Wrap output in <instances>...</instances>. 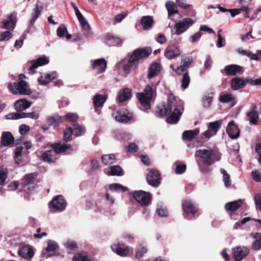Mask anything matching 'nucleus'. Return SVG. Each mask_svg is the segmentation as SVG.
<instances>
[{
  "instance_id": "obj_1",
  "label": "nucleus",
  "mask_w": 261,
  "mask_h": 261,
  "mask_svg": "<svg viewBox=\"0 0 261 261\" xmlns=\"http://www.w3.org/2000/svg\"><path fill=\"white\" fill-rule=\"evenodd\" d=\"M182 113V111L177 108V102L174 96L172 94H169L168 96V103L164 108L165 115L171 114L166 119L167 122L170 124L177 123Z\"/></svg>"
},
{
  "instance_id": "obj_2",
  "label": "nucleus",
  "mask_w": 261,
  "mask_h": 261,
  "mask_svg": "<svg viewBox=\"0 0 261 261\" xmlns=\"http://www.w3.org/2000/svg\"><path fill=\"white\" fill-rule=\"evenodd\" d=\"M152 52L149 47L139 48L136 49L129 58L128 63L123 67V70L126 73L135 70L137 68L138 61L148 57Z\"/></svg>"
},
{
  "instance_id": "obj_3",
  "label": "nucleus",
  "mask_w": 261,
  "mask_h": 261,
  "mask_svg": "<svg viewBox=\"0 0 261 261\" xmlns=\"http://www.w3.org/2000/svg\"><path fill=\"white\" fill-rule=\"evenodd\" d=\"M195 156L201 159L202 162H198V166L203 172L208 171L207 166L213 164L216 160H219L218 158L215 160V153L211 148L202 149L196 150Z\"/></svg>"
},
{
  "instance_id": "obj_4",
  "label": "nucleus",
  "mask_w": 261,
  "mask_h": 261,
  "mask_svg": "<svg viewBox=\"0 0 261 261\" xmlns=\"http://www.w3.org/2000/svg\"><path fill=\"white\" fill-rule=\"evenodd\" d=\"M8 87L10 92L14 95H29L32 93L29 85L23 80L11 83L8 84Z\"/></svg>"
},
{
  "instance_id": "obj_5",
  "label": "nucleus",
  "mask_w": 261,
  "mask_h": 261,
  "mask_svg": "<svg viewBox=\"0 0 261 261\" xmlns=\"http://www.w3.org/2000/svg\"><path fill=\"white\" fill-rule=\"evenodd\" d=\"M152 96L153 90L150 86H146L143 92L137 94V98L141 105V110H147L150 109V102Z\"/></svg>"
},
{
  "instance_id": "obj_6",
  "label": "nucleus",
  "mask_w": 261,
  "mask_h": 261,
  "mask_svg": "<svg viewBox=\"0 0 261 261\" xmlns=\"http://www.w3.org/2000/svg\"><path fill=\"white\" fill-rule=\"evenodd\" d=\"M195 22V20L191 18H184L174 25L175 30L174 34L180 35L187 31Z\"/></svg>"
},
{
  "instance_id": "obj_7",
  "label": "nucleus",
  "mask_w": 261,
  "mask_h": 261,
  "mask_svg": "<svg viewBox=\"0 0 261 261\" xmlns=\"http://www.w3.org/2000/svg\"><path fill=\"white\" fill-rule=\"evenodd\" d=\"M49 206L53 212H62L65 210L66 203L63 196L58 195L50 202Z\"/></svg>"
},
{
  "instance_id": "obj_8",
  "label": "nucleus",
  "mask_w": 261,
  "mask_h": 261,
  "mask_svg": "<svg viewBox=\"0 0 261 261\" xmlns=\"http://www.w3.org/2000/svg\"><path fill=\"white\" fill-rule=\"evenodd\" d=\"M134 198L142 206L148 205L151 201L149 193L143 191L135 192Z\"/></svg>"
},
{
  "instance_id": "obj_9",
  "label": "nucleus",
  "mask_w": 261,
  "mask_h": 261,
  "mask_svg": "<svg viewBox=\"0 0 261 261\" xmlns=\"http://www.w3.org/2000/svg\"><path fill=\"white\" fill-rule=\"evenodd\" d=\"M92 69L97 74L103 73L107 67V62L103 58L98 59L91 61Z\"/></svg>"
},
{
  "instance_id": "obj_10",
  "label": "nucleus",
  "mask_w": 261,
  "mask_h": 261,
  "mask_svg": "<svg viewBox=\"0 0 261 261\" xmlns=\"http://www.w3.org/2000/svg\"><path fill=\"white\" fill-rule=\"evenodd\" d=\"M180 47L176 45L168 46L165 50L164 55L168 59H173L180 56L181 54Z\"/></svg>"
},
{
  "instance_id": "obj_11",
  "label": "nucleus",
  "mask_w": 261,
  "mask_h": 261,
  "mask_svg": "<svg viewBox=\"0 0 261 261\" xmlns=\"http://www.w3.org/2000/svg\"><path fill=\"white\" fill-rule=\"evenodd\" d=\"M182 210L188 216L194 217L198 210L196 205L190 200H186L182 203Z\"/></svg>"
},
{
  "instance_id": "obj_12",
  "label": "nucleus",
  "mask_w": 261,
  "mask_h": 261,
  "mask_svg": "<svg viewBox=\"0 0 261 261\" xmlns=\"http://www.w3.org/2000/svg\"><path fill=\"white\" fill-rule=\"evenodd\" d=\"M147 180L149 185L153 187H157L161 180L160 174L155 170H150L147 175Z\"/></svg>"
},
{
  "instance_id": "obj_13",
  "label": "nucleus",
  "mask_w": 261,
  "mask_h": 261,
  "mask_svg": "<svg viewBox=\"0 0 261 261\" xmlns=\"http://www.w3.org/2000/svg\"><path fill=\"white\" fill-rule=\"evenodd\" d=\"M49 63V58L46 56H42L39 58L36 61L33 62L32 65L29 67L28 71L30 74H33L35 70L38 67L41 66Z\"/></svg>"
},
{
  "instance_id": "obj_14",
  "label": "nucleus",
  "mask_w": 261,
  "mask_h": 261,
  "mask_svg": "<svg viewBox=\"0 0 261 261\" xmlns=\"http://www.w3.org/2000/svg\"><path fill=\"white\" fill-rule=\"evenodd\" d=\"M112 251L120 256H125L129 252V248L119 243L111 246Z\"/></svg>"
},
{
  "instance_id": "obj_15",
  "label": "nucleus",
  "mask_w": 261,
  "mask_h": 261,
  "mask_svg": "<svg viewBox=\"0 0 261 261\" xmlns=\"http://www.w3.org/2000/svg\"><path fill=\"white\" fill-rule=\"evenodd\" d=\"M16 17L14 14L10 15L7 19L4 20L2 23V28L12 31L15 27Z\"/></svg>"
},
{
  "instance_id": "obj_16",
  "label": "nucleus",
  "mask_w": 261,
  "mask_h": 261,
  "mask_svg": "<svg viewBox=\"0 0 261 261\" xmlns=\"http://www.w3.org/2000/svg\"><path fill=\"white\" fill-rule=\"evenodd\" d=\"M226 131L229 137L232 139H236L240 136V130L233 120L229 122Z\"/></svg>"
},
{
  "instance_id": "obj_17",
  "label": "nucleus",
  "mask_w": 261,
  "mask_h": 261,
  "mask_svg": "<svg viewBox=\"0 0 261 261\" xmlns=\"http://www.w3.org/2000/svg\"><path fill=\"white\" fill-rule=\"evenodd\" d=\"M232 253L234 259L237 261H241L248 254L249 250L245 247H238L232 249Z\"/></svg>"
},
{
  "instance_id": "obj_18",
  "label": "nucleus",
  "mask_w": 261,
  "mask_h": 261,
  "mask_svg": "<svg viewBox=\"0 0 261 261\" xmlns=\"http://www.w3.org/2000/svg\"><path fill=\"white\" fill-rule=\"evenodd\" d=\"M115 120L119 122H127L133 118V114L130 112H117L113 114Z\"/></svg>"
},
{
  "instance_id": "obj_19",
  "label": "nucleus",
  "mask_w": 261,
  "mask_h": 261,
  "mask_svg": "<svg viewBox=\"0 0 261 261\" xmlns=\"http://www.w3.org/2000/svg\"><path fill=\"white\" fill-rule=\"evenodd\" d=\"M20 256L24 259H31L34 256V251L29 245L21 247L18 251Z\"/></svg>"
},
{
  "instance_id": "obj_20",
  "label": "nucleus",
  "mask_w": 261,
  "mask_h": 261,
  "mask_svg": "<svg viewBox=\"0 0 261 261\" xmlns=\"http://www.w3.org/2000/svg\"><path fill=\"white\" fill-rule=\"evenodd\" d=\"M32 102L25 98L16 100L14 103L15 109L18 112L23 111L30 108Z\"/></svg>"
},
{
  "instance_id": "obj_21",
  "label": "nucleus",
  "mask_w": 261,
  "mask_h": 261,
  "mask_svg": "<svg viewBox=\"0 0 261 261\" xmlns=\"http://www.w3.org/2000/svg\"><path fill=\"white\" fill-rule=\"evenodd\" d=\"M71 147L70 144L61 142L54 143L51 145V147L56 154L65 152Z\"/></svg>"
},
{
  "instance_id": "obj_22",
  "label": "nucleus",
  "mask_w": 261,
  "mask_h": 261,
  "mask_svg": "<svg viewBox=\"0 0 261 261\" xmlns=\"http://www.w3.org/2000/svg\"><path fill=\"white\" fill-rule=\"evenodd\" d=\"M104 172L108 176H120L123 175V170L119 165L110 166L106 169Z\"/></svg>"
},
{
  "instance_id": "obj_23",
  "label": "nucleus",
  "mask_w": 261,
  "mask_h": 261,
  "mask_svg": "<svg viewBox=\"0 0 261 261\" xmlns=\"http://www.w3.org/2000/svg\"><path fill=\"white\" fill-rule=\"evenodd\" d=\"M37 174L35 173L26 175L23 178V184L24 186H29L30 188H34L35 186Z\"/></svg>"
},
{
  "instance_id": "obj_24",
  "label": "nucleus",
  "mask_w": 261,
  "mask_h": 261,
  "mask_svg": "<svg viewBox=\"0 0 261 261\" xmlns=\"http://www.w3.org/2000/svg\"><path fill=\"white\" fill-rule=\"evenodd\" d=\"M107 99V97L105 95H101L99 94L96 95L93 97V105L95 108V111L98 114H99L100 112L98 108L101 107Z\"/></svg>"
},
{
  "instance_id": "obj_25",
  "label": "nucleus",
  "mask_w": 261,
  "mask_h": 261,
  "mask_svg": "<svg viewBox=\"0 0 261 261\" xmlns=\"http://www.w3.org/2000/svg\"><path fill=\"white\" fill-rule=\"evenodd\" d=\"M14 137L12 134L9 132H4L1 137V143L4 146L10 145L14 142Z\"/></svg>"
},
{
  "instance_id": "obj_26",
  "label": "nucleus",
  "mask_w": 261,
  "mask_h": 261,
  "mask_svg": "<svg viewBox=\"0 0 261 261\" xmlns=\"http://www.w3.org/2000/svg\"><path fill=\"white\" fill-rule=\"evenodd\" d=\"M242 203V200L241 199L229 202L225 204V208L228 213L235 212L240 207Z\"/></svg>"
},
{
  "instance_id": "obj_27",
  "label": "nucleus",
  "mask_w": 261,
  "mask_h": 261,
  "mask_svg": "<svg viewBox=\"0 0 261 261\" xmlns=\"http://www.w3.org/2000/svg\"><path fill=\"white\" fill-rule=\"evenodd\" d=\"M57 77L55 72L46 74L44 76L40 75L38 78V82L41 85H45L48 83L51 80L55 79Z\"/></svg>"
},
{
  "instance_id": "obj_28",
  "label": "nucleus",
  "mask_w": 261,
  "mask_h": 261,
  "mask_svg": "<svg viewBox=\"0 0 261 261\" xmlns=\"http://www.w3.org/2000/svg\"><path fill=\"white\" fill-rule=\"evenodd\" d=\"M55 153L53 149L45 151L42 153V159L44 162L54 163L57 160V158L54 154Z\"/></svg>"
},
{
  "instance_id": "obj_29",
  "label": "nucleus",
  "mask_w": 261,
  "mask_h": 261,
  "mask_svg": "<svg viewBox=\"0 0 261 261\" xmlns=\"http://www.w3.org/2000/svg\"><path fill=\"white\" fill-rule=\"evenodd\" d=\"M199 129L196 128L193 130H186L183 132L182 137L184 141H190L199 133Z\"/></svg>"
},
{
  "instance_id": "obj_30",
  "label": "nucleus",
  "mask_w": 261,
  "mask_h": 261,
  "mask_svg": "<svg viewBox=\"0 0 261 261\" xmlns=\"http://www.w3.org/2000/svg\"><path fill=\"white\" fill-rule=\"evenodd\" d=\"M251 237L255 240L252 247L254 250L261 249V233L258 232L252 233Z\"/></svg>"
},
{
  "instance_id": "obj_31",
  "label": "nucleus",
  "mask_w": 261,
  "mask_h": 261,
  "mask_svg": "<svg viewBox=\"0 0 261 261\" xmlns=\"http://www.w3.org/2000/svg\"><path fill=\"white\" fill-rule=\"evenodd\" d=\"M160 64L156 62L153 63L149 68L148 78L149 79H152L155 75H158L160 73Z\"/></svg>"
},
{
  "instance_id": "obj_32",
  "label": "nucleus",
  "mask_w": 261,
  "mask_h": 261,
  "mask_svg": "<svg viewBox=\"0 0 261 261\" xmlns=\"http://www.w3.org/2000/svg\"><path fill=\"white\" fill-rule=\"evenodd\" d=\"M224 70L226 75H234L241 72V67L236 65H230L226 66Z\"/></svg>"
},
{
  "instance_id": "obj_33",
  "label": "nucleus",
  "mask_w": 261,
  "mask_h": 261,
  "mask_svg": "<svg viewBox=\"0 0 261 261\" xmlns=\"http://www.w3.org/2000/svg\"><path fill=\"white\" fill-rule=\"evenodd\" d=\"M57 36L60 38L65 37L67 40L71 38V35L68 33L67 28L61 24L57 30Z\"/></svg>"
},
{
  "instance_id": "obj_34",
  "label": "nucleus",
  "mask_w": 261,
  "mask_h": 261,
  "mask_svg": "<svg viewBox=\"0 0 261 261\" xmlns=\"http://www.w3.org/2000/svg\"><path fill=\"white\" fill-rule=\"evenodd\" d=\"M225 119L224 118V119H221L218 121L210 122L208 124V128L216 135L220 129L223 120Z\"/></svg>"
},
{
  "instance_id": "obj_35",
  "label": "nucleus",
  "mask_w": 261,
  "mask_h": 261,
  "mask_svg": "<svg viewBox=\"0 0 261 261\" xmlns=\"http://www.w3.org/2000/svg\"><path fill=\"white\" fill-rule=\"evenodd\" d=\"M247 117L249 118V122L251 124L257 125L258 123V113L256 110H253L247 113Z\"/></svg>"
},
{
  "instance_id": "obj_36",
  "label": "nucleus",
  "mask_w": 261,
  "mask_h": 261,
  "mask_svg": "<svg viewBox=\"0 0 261 261\" xmlns=\"http://www.w3.org/2000/svg\"><path fill=\"white\" fill-rule=\"evenodd\" d=\"M169 16L177 13V7L176 4L172 1H168L165 5Z\"/></svg>"
},
{
  "instance_id": "obj_37",
  "label": "nucleus",
  "mask_w": 261,
  "mask_h": 261,
  "mask_svg": "<svg viewBox=\"0 0 261 261\" xmlns=\"http://www.w3.org/2000/svg\"><path fill=\"white\" fill-rule=\"evenodd\" d=\"M153 20L149 16H143L141 19V24L144 30H148L152 27Z\"/></svg>"
},
{
  "instance_id": "obj_38",
  "label": "nucleus",
  "mask_w": 261,
  "mask_h": 261,
  "mask_svg": "<svg viewBox=\"0 0 261 261\" xmlns=\"http://www.w3.org/2000/svg\"><path fill=\"white\" fill-rule=\"evenodd\" d=\"M231 88L233 90H237L242 88L245 86L244 81L240 78H234L231 80Z\"/></svg>"
},
{
  "instance_id": "obj_39",
  "label": "nucleus",
  "mask_w": 261,
  "mask_h": 261,
  "mask_svg": "<svg viewBox=\"0 0 261 261\" xmlns=\"http://www.w3.org/2000/svg\"><path fill=\"white\" fill-rule=\"evenodd\" d=\"M59 249V247L57 242L50 240L47 241V246L45 249L47 253H54L57 251Z\"/></svg>"
},
{
  "instance_id": "obj_40",
  "label": "nucleus",
  "mask_w": 261,
  "mask_h": 261,
  "mask_svg": "<svg viewBox=\"0 0 261 261\" xmlns=\"http://www.w3.org/2000/svg\"><path fill=\"white\" fill-rule=\"evenodd\" d=\"M237 51L240 55L247 56L251 60H254L256 61L258 60V56L256 54L251 53L249 50H244L242 48H239L237 49Z\"/></svg>"
},
{
  "instance_id": "obj_41",
  "label": "nucleus",
  "mask_w": 261,
  "mask_h": 261,
  "mask_svg": "<svg viewBox=\"0 0 261 261\" xmlns=\"http://www.w3.org/2000/svg\"><path fill=\"white\" fill-rule=\"evenodd\" d=\"M147 252V248L146 245L144 244H141L136 249L135 257L136 258L139 259L143 256V255L146 253Z\"/></svg>"
},
{
  "instance_id": "obj_42",
  "label": "nucleus",
  "mask_w": 261,
  "mask_h": 261,
  "mask_svg": "<svg viewBox=\"0 0 261 261\" xmlns=\"http://www.w3.org/2000/svg\"><path fill=\"white\" fill-rule=\"evenodd\" d=\"M43 8L42 5L37 4L36 5V7L34 9V12L32 14V19L31 20V23L32 24L34 23L36 19L38 18L41 12L43 10Z\"/></svg>"
},
{
  "instance_id": "obj_43",
  "label": "nucleus",
  "mask_w": 261,
  "mask_h": 261,
  "mask_svg": "<svg viewBox=\"0 0 261 261\" xmlns=\"http://www.w3.org/2000/svg\"><path fill=\"white\" fill-rule=\"evenodd\" d=\"M102 161L106 165L114 163L116 160L114 154H106L102 156Z\"/></svg>"
},
{
  "instance_id": "obj_44",
  "label": "nucleus",
  "mask_w": 261,
  "mask_h": 261,
  "mask_svg": "<svg viewBox=\"0 0 261 261\" xmlns=\"http://www.w3.org/2000/svg\"><path fill=\"white\" fill-rule=\"evenodd\" d=\"M22 149L23 148L22 147H18L15 150L14 159L15 163L17 165H19L22 163Z\"/></svg>"
},
{
  "instance_id": "obj_45",
  "label": "nucleus",
  "mask_w": 261,
  "mask_h": 261,
  "mask_svg": "<svg viewBox=\"0 0 261 261\" xmlns=\"http://www.w3.org/2000/svg\"><path fill=\"white\" fill-rule=\"evenodd\" d=\"M131 92L129 89H125L119 95L118 100L120 102L125 101L130 98Z\"/></svg>"
},
{
  "instance_id": "obj_46",
  "label": "nucleus",
  "mask_w": 261,
  "mask_h": 261,
  "mask_svg": "<svg viewBox=\"0 0 261 261\" xmlns=\"http://www.w3.org/2000/svg\"><path fill=\"white\" fill-rule=\"evenodd\" d=\"M72 128L73 134L76 136H82L85 133V128L79 124L73 125Z\"/></svg>"
},
{
  "instance_id": "obj_47",
  "label": "nucleus",
  "mask_w": 261,
  "mask_h": 261,
  "mask_svg": "<svg viewBox=\"0 0 261 261\" xmlns=\"http://www.w3.org/2000/svg\"><path fill=\"white\" fill-rule=\"evenodd\" d=\"M109 189L111 191L117 192H124L127 190V188L126 187L117 183L110 185Z\"/></svg>"
},
{
  "instance_id": "obj_48",
  "label": "nucleus",
  "mask_w": 261,
  "mask_h": 261,
  "mask_svg": "<svg viewBox=\"0 0 261 261\" xmlns=\"http://www.w3.org/2000/svg\"><path fill=\"white\" fill-rule=\"evenodd\" d=\"M219 100L223 103L232 102L234 100V97L231 94H224L219 96Z\"/></svg>"
},
{
  "instance_id": "obj_49",
  "label": "nucleus",
  "mask_w": 261,
  "mask_h": 261,
  "mask_svg": "<svg viewBox=\"0 0 261 261\" xmlns=\"http://www.w3.org/2000/svg\"><path fill=\"white\" fill-rule=\"evenodd\" d=\"M220 172L223 175L222 179L225 186L226 187H229L231 185V180L229 175L223 169H221Z\"/></svg>"
},
{
  "instance_id": "obj_50",
  "label": "nucleus",
  "mask_w": 261,
  "mask_h": 261,
  "mask_svg": "<svg viewBox=\"0 0 261 261\" xmlns=\"http://www.w3.org/2000/svg\"><path fill=\"white\" fill-rule=\"evenodd\" d=\"M73 261H91V259L87 255L78 253L73 256Z\"/></svg>"
},
{
  "instance_id": "obj_51",
  "label": "nucleus",
  "mask_w": 261,
  "mask_h": 261,
  "mask_svg": "<svg viewBox=\"0 0 261 261\" xmlns=\"http://www.w3.org/2000/svg\"><path fill=\"white\" fill-rule=\"evenodd\" d=\"M156 213L160 217H166L168 214L166 207L162 204L158 205Z\"/></svg>"
},
{
  "instance_id": "obj_52",
  "label": "nucleus",
  "mask_w": 261,
  "mask_h": 261,
  "mask_svg": "<svg viewBox=\"0 0 261 261\" xmlns=\"http://www.w3.org/2000/svg\"><path fill=\"white\" fill-rule=\"evenodd\" d=\"M30 118L33 119H37L39 117V114L38 112L33 111L30 113L22 112L21 118Z\"/></svg>"
},
{
  "instance_id": "obj_53",
  "label": "nucleus",
  "mask_w": 261,
  "mask_h": 261,
  "mask_svg": "<svg viewBox=\"0 0 261 261\" xmlns=\"http://www.w3.org/2000/svg\"><path fill=\"white\" fill-rule=\"evenodd\" d=\"M72 134H73V132L72 127H70L66 129L64 132V140L66 142L71 141Z\"/></svg>"
},
{
  "instance_id": "obj_54",
  "label": "nucleus",
  "mask_w": 261,
  "mask_h": 261,
  "mask_svg": "<svg viewBox=\"0 0 261 261\" xmlns=\"http://www.w3.org/2000/svg\"><path fill=\"white\" fill-rule=\"evenodd\" d=\"M61 121V118L58 115L49 117L47 118V122L49 125H56Z\"/></svg>"
},
{
  "instance_id": "obj_55",
  "label": "nucleus",
  "mask_w": 261,
  "mask_h": 261,
  "mask_svg": "<svg viewBox=\"0 0 261 261\" xmlns=\"http://www.w3.org/2000/svg\"><path fill=\"white\" fill-rule=\"evenodd\" d=\"M64 246L66 248L69 250H75L77 248L76 243L71 240H67L65 242Z\"/></svg>"
},
{
  "instance_id": "obj_56",
  "label": "nucleus",
  "mask_w": 261,
  "mask_h": 261,
  "mask_svg": "<svg viewBox=\"0 0 261 261\" xmlns=\"http://www.w3.org/2000/svg\"><path fill=\"white\" fill-rule=\"evenodd\" d=\"M7 177V172L6 170L0 169V191L3 187L4 182Z\"/></svg>"
},
{
  "instance_id": "obj_57",
  "label": "nucleus",
  "mask_w": 261,
  "mask_h": 261,
  "mask_svg": "<svg viewBox=\"0 0 261 261\" xmlns=\"http://www.w3.org/2000/svg\"><path fill=\"white\" fill-rule=\"evenodd\" d=\"M107 38L110 41H112V43H114L113 44H112L111 43H109L108 42L107 43L109 45H114V43L117 45H121L122 44V41L120 39L114 37L112 35H108Z\"/></svg>"
},
{
  "instance_id": "obj_58",
  "label": "nucleus",
  "mask_w": 261,
  "mask_h": 261,
  "mask_svg": "<svg viewBox=\"0 0 261 261\" xmlns=\"http://www.w3.org/2000/svg\"><path fill=\"white\" fill-rule=\"evenodd\" d=\"M190 78L188 73H185L182 77L181 87L184 89H186L190 83Z\"/></svg>"
},
{
  "instance_id": "obj_59",
  "label": "nucleus",
  "mask_w": 261,
  "mask_h": 261,
  "mask_svg": "<svg viewBox=\"0 0 261 261\" xmlns=\"http://www.w3.org/2000/svg\"><path fill=\"white\" fill-rule=\"evenodd\" d=\"M12 37V32L10 31L4 32L1 35L0 42L9 40Z\"/></svg>"
},
{
  "instance_id": "obj_60",
  "label": "nucleus",
  "mask_w": 261,
  "mask_h": 261,
  "mask_svg": "<svg viewBox=\"0 0 261 261\" xmlns=\"http://www.w3.org/2000/svg\"><path fill=\"white\" fill-rule=\"evenodd\" d=\"M22 112H16L8 114L6 115V119H18L21 118Z\"/></svg>"
},
{
  "instance_id": "obj_61",
  "label": "nucleus",
  "mask_w": 261,
  "mask_h": 261,
  "mask_svg": "<svg viewBox=\"0 0 261 261\" xmlns=\"http://www.w3.org/2000/svg\"><path fill=\"white\" fill-rule=\"evenodd\" d=\"M66 120L69 122H75L77 120L79 116L76 113H68L65 116Z\"/></svg>"
},
{
  "instance_id": "obj_62",
  "label": "nucleus",
  "mask_w": 261,
  "mask_h": 261,
  "mask_svg": "<svg viewBox=\"0 0 261 261\" xmlns=\"http://www.w3.org/2000/svg\"><path fill=\"white\" fill-rule=\"evenodd\" d=\"M251 175L255 181H261V172H260L258 170H254L252 171L251 172Z\"/></svg>"
},
{
  "instance_id": "obj_63",
  "label": "nucleus",
  "mask_w": 261,
  "mask_h": 261,
  "mask_svg": "<svg viewBox=\"0 0 261 261\" xmlns=\"http://www.w3.org/2000/svg\"><path fill=\"white\" fill-rule=\"evenodd\" d=\"M202 34L200 31H199L194 35H192L190 38L189 40L191 43H194L198 41L201 38Z\"/></svg>"
},
{
  "instance_id": "obj_64",
  "label": "nucleus",
  "mask_w": 261,
  "mask_h": 261,
  "mask_svg": "<svg viewBox=\"0 0 261 261\" xmlns=\"http://www.w3.org/2000/svg\"><path fill=\"white\" fill-rule=\"evenodd\" d=\"M254 202L255 206L259 209L261 213V197L258 194H256L254 196Z\"/></svg>"
}]
</instances>
